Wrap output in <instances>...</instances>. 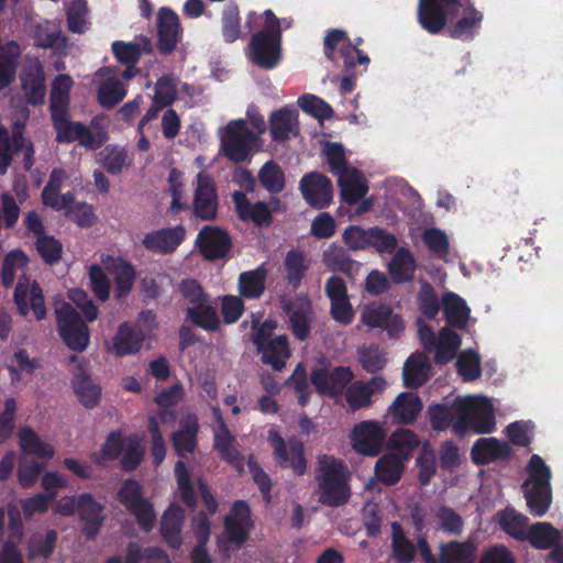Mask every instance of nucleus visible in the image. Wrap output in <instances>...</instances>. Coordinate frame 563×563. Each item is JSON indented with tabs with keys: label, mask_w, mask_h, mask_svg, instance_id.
Returning a JSON list of instances; mask_svg holds the SVG:
<instances>
[{
	"label": "nucleus",
	"mask_w": 563,
	"mask_h": 563,
	"mask_svg": "<svg viewBox=\"0 0 563 563\" xmlns=\"http://www.w3.org/2000/svg\"><path fill=\"white\" fill-rule=\"evenodd\" d=\"M7 367L12 382L19 383L23 374L32 375L40 367V363L36 358L31 357L25 350L19 349L13 353Z\"/></svg>",
	"instance_id": "nucleus-51"
},
{
	"label": "nucleus",
	"mask_w": 563,
	"mask_h": 563,
	"mask_svg": "<svg viewBox=\"0 0 563 563\" xmlns=\"http://www.w3.org/2000/svg\"><path fill=\"white\" fill-rule=\"evenodd\" d=\"M247 118L256 133L247 129L244 119L232 120L219 130L223 154L236 163L247 159L263 147L260 135L266 131L264 118L254 109L247 111Z\"/></svg>",
	"instance_id": "nucleus-4"
},
{
	"label": "nucleus",
	"mask_w": 563,
	"mask_h": 563,
	"mask_svg": "<svg viewBox=\"0 0 563 563\" xmlns=\"http://www.w3.org/2000/svg\"><path fill=\"white\" fill-rule=\"evenodd\" d=\"M157 29L159 49L164 53L173 52L180 35L177 14L167 8L161 9L157 15Z\"/></svg>",
	"instance_id": "nucleus-29"
},
{
	"label": "nucleus",
	"mask_w": 563,
	"mask_h": 563,
	"mask_svg": "<svg viewBox=\"0 0 563 563\" xmlns=\"http://www.w3.org/2000/svg\"><path fill=\"white\" fill-rule=\"evenodd\" d=\"M526 540L540 550H548L561 541V532L550 522H537L528 528Z\"/></svg>",
	"instance_id": "nucleus-41"
},
{
	"label": "nucleus",
	"mask_w": 563,
	"mask_h": 563,
	"mask_svg": "<svg viewBox=\"0 0 563 563\" xmlns=\"http://www.w3.org/2000/svg\"><path fill=\"white\" fill-rule=\"evenodd\" d=\"M96 81L98 84V101L103 108L114 107L126 95L124 85L111 68H103L97 71Z\"/></svg>",
	"instance_id": "nucleus-25"
},
{
	"label": "nucleus",
	"mask_w": 563,
	"mask_h": 563,
	"mask_svg": "<svg viewBox=\"0 0 563 563\" xmlns=\"http://www.w3.org/2000/svg\"><path fill=\"white\" fill-rule=\"evenodd\" d=\"M265 271L261 267L240 274L238 280L240 295L247 299L262 296L265 289Z\"/></svg>",
	"instance_id": "nucleus-48"
},
{
	"label": "nucleus",
	"mask_w": 563,
	"mask_h": 563,
	"mask_svg": "<svg viewBox=\"0 0 563 563\" xmlns=\"http://www.w3.org/2000/svg\"><path fill=\"white\" fill-rule=\"evenodd\" d=\"M474 551L471 543L443 544L440 549V563H474Z\"/></svg>",
	"instance_id": "nucleus-54"
},
{
	"label": "nucleus",
	"mask_w": 563,
	"mask_h": 563,
	"mask_svg": "<svg viewBox=\"0 0 563 563\" xmlns=\"http://www.w3.org/2000/svg\"><path fill=\"white\" fill-rule=\"evenodd\" d=\"M73 84L74 81L71 77L66 74H60L54 78L51 91V111L53 122H55L57 118L62 119L67 115L69 91Z\"/></svg>",
	"instance_id": "nucleus-38"
},
{
	"label": "nucleus",
	"mask_w": 563,
	"mask_h": 563,
	"mask_svg": "<svg viewBox=\"0 0 563 563\" xmlns=\"http://www.w3.org/2000/svg\"><path fill=\"white\" fill-rule=\"evenodd\" d=\"M497 521L500 528L517 540L525 541L528 531V518L515 509L507 508L497 512Z\"/></svg>",
	"instance_id": "nucleus-45"
},
{
	"label": "nucleus",
	"mask_w": 563,
	"mask_h": 563,
	"mask_svg": "<svg viewBox=\"0 0 563 563\" xmlns=\"http://www.w3.org/2000/svg\"><path fill=\"white\" fill-rule=\"evenodd\" d=\"M284 267L286 272V279L292 286L297 287L309 268V261L303 253L292 250L287 253L284 261Z\"/></svg>",
	"instance_id": "nucleus-55"
},
{
	"label": "nucleus",
	"mask_w": 563,
	"mask_h": 563,
	"mask_svg": "<svg viewBox=\"0 0 563 563\" xmlns=\"http://www.w3.org/2000/svg\"><path fill=\"white\" fill-rule=\"evenodd\" d=\"M252 527L249 506L243 501L233 505L230 514L225 517L224 533L219 539V545L223 552L240 548L247 538Z\"/></svg>",
	"instance_id": "nucleus-12"
},
{
	"label": "nucleus",
	"mask_w": 563,
	"mask_h": 563,
	"mask_svg": "<svg viewBox=\"0 0 563 563\" xmlns=\"http://www.w3.org/2000/svg\"><path fill=\"white\" fill-rule=\"evenodd\" d=\"M34 36L37 45L44 48H54L59 52L66 44L57 25L49 21L38 23L35 26Z\"/></svg>",
	"instance_id": "nucleus-53"
},
{
	"label": "nucleus",
	"mask_w": 563,
	"mask_h": 563,
	"mask_svg": "<svg viewBox=\"0 0 563 563\" xmlns=\"http://www.w3.org/2000/svg\"><path fill=\"white\" fill-rule=\"evenodd\" d=\"M342 198L350 205L363 198L368 188L364 176L355 168H344L338 175Z\"/></svg>",
	"instance_id": "nucleus-33"
},
{
	"label": "nucleus",
	"mask_w": 563,
	"mask_h": 563,
	"mask_svg": "<svg viewBox=\"0 0 563 563\" xmlns=\"http://www.w3.org/2000/svg\"><path fill=\"white\" fill-rule=\"evenodd\" d=\"M27 266L26 255L20 251L14 250L7 254L2 267V284L7 287L11 286L15 278L19 280L24 279V272Z\"/></svg>",
	"instance_id": "nucleus-50"
},
{
	"label": "nucleus",
	"mask_w": 563,
	"mask_h": 563,
	"mask_svg": "<svg viewBox=\"0 0 563 563\" xmlns=\"http://www.w3.org/2000/svg\"><path fill=\"white\" fill-rule=\"evenodd\" d=\"M198 419L194 415L183 417L180 428L172 435V442L175 451L180 459L194 454L197 446ZM175 475L177 479L178 493L183 500L188 505L195 504V489L190 483L188 471L183 460L175 465Z\"/></svg>",
	"instance_id": "nucleus-5"
},
{
	"label": "nucleus",
	"mask_w": 563,
	"mask_h": 563,
	"mask_svg": "<svg viewBox=\"0 0 563 563\" xmlns=\"http://www.w3.org/2000/svg\"><path fill=\"white\" fill-rule=\"evenodd\" d=\"M184 511L180 507L172 505L162 518V536L172 548H178L181 543L180 526Z\"/></svg>",
	"instance_id": "nucleus-43"
},
{
	"label": "nucleus",
	"mask_w": 563,
	"mask_h": 563,
	"mask_svg": "<svg viewBox=\"0 0 563 563\" xmlns=\"http://www.w3.org/2000/svg\"><path fill=\"white\" fill-rule=\"evenodd\" d=\"M262 185L272 192H279L285 186L284 173L274 162H267L258 174Z\"/></svg>",
	"instance_id": "nucleus-62"
},
{
	"label": "nucleus",
	"mask_w": 563,
	"mask_h": 563,
	"mask_svg": "<svg viewBox=\"0 0 563 563\" xmlns=\"http://www.w3.org/2000/svg\"><path fill=\"white\" fill-rule=\"evenodd\" d=\"M19 446L25 456L34 455L37 459L51 460L55 454L54 446L42 440L31 428L24 427L18 432Z\"/></svg>",
	"instance_id": "nucleus-37"
},
{
	"label": "nucleus",
	"mask_w": 563,
	"mask_h": 563,
	"mask_svg": "<svg viewBox=\"0 0 563 563\" xmlns=\"http://www.w3.org/2000/svg\"><path fill=\"white\" fill-rule=\"evenodd\" d=\"M77 512L82 523V531L88 537H95L104 519L103 506L95 500L92 495L85 493L79 495Z\"/></svg>",
	"instance_id": "nucleus-30"
},
{
	"label": "nucleus",
	"mask_w": 563,
	"mask_h": 563,
	"mask_svg": "<svg viewBox=\"0 0 563 563\" xmlns=\"http://www.w3.org/2000/svg\"><path fill=\"white\" fill-rule=\"evenodd\" d=\"M73 388L78 401L86 408H95L101 399V388L89 376L75 377Z\"/></svg>",
	"instance_id": "nucleus-46"
},
{
	"label": "nucleus",
	"mask_w": 563,
	"mask_h": 563,
	"mask_svg": "<svg viewBox=\"0 0 563 563\" xmlns=\"http://www.w3.org/2000/svg\"><path fill=\"white\" fill-rule=\"evenodd\" d=\"M21 87L26 100L33 104L43 102L46 95L44 69L38 59L25 60L21 74Z\"/></svg>",
	"instance_id": "nucleus-23"
},
{
	"label": "nucleus",
	"mask_w": 563,
	"mask_h": 563,
	"mask_svg": "<svg viewBox=\"0 0 563 563\" xmlns=\"http://www.w3.org/2000/svg\"><path fill=\"white\" fill-rule=\"evenodd\" d=\"M99 156V162L110 174H120L131 165L125 151L118 146H107Z\"/></svg>",
	"instance_id": "nucleus-58"
},
{
	"label": "nucleus",
	"mask_w": 563,
	"mask_h": 563,
	"mask_svg": "<svg viewBox=\"0 0 563 563\" xmlns=\"http://www.w3.org/2000/svg\"><path fill=\"white\" fill-rule=\"evenodd\" d=\"M185 229L181 225L153 230L143 236V246L154 253H173L183 242Z\"/></svg>",
	"instance_id": "nucleus-24"
},
{
	"label": "nucleus",
	"mask_w": 563,
	"mask_h": 563,
	"mask_svg": "<svg viewBox=\"0 0 563 563\" xmlns=\"http://www.w3.org/2000/svg\"><path fill=\"white\" fill-rule=\"evenodd\" d=\"M275 329V321H264L254 336V343L265 364L274 369H282L290 356V351L286 336L273 335Z\"/></svg>",
	"instance_id": "nucleus-9"
},
{
	"label": "nucleus",
	"mask_w": 563,
	"mask_h": 563,
	"mask_svg": "<svg viewBox=\"0 0 563 563\" xmlns=\"http://www.w3.org/2000/svg\"><path fill=\"white\" fill-rule=\"evenodd\" d=\"M300 189L306 201L314 208H324L332 201V185L323 175H306L300 181Z\"/></svg>",
	"instance_id": "nucleus-26"
},
{
	"label": "nucleus",
	"mask_w": 563,
	"mask_h": 563,
	"mask_svg": "<svg viewBox=\"0 0 563 563\" xmlns=\"http://www.w3.org/2000/svg\"><path fill=\"white\" fill-rule=\"evenodd\" d=\"M284 309L289 316L294 333L299 339L308 334L311 317V305L307 296H298L291 303H284Z\"/></svg>",
	"instance_id": "nucleus-32"
},
{
	"label": "nucleus",
	"mask_w": 563,
	"mask_h": 563,
	"mask_svg": "<svg viewBox=\"0 0 563 563\" xmlns=\"http://www.w3.org/2000/svg\"><path fill=\"white\" fill-rule=\"evenodd\" d=\"M353 374L347 367L331 368L319 365L311 372L310 379L317 391L321 395L335 397L352 380Z\"/></svg>",
	"instance_id": "nucleus-15"
},
{
	"label": "nucleus",
	"mask_w": 563,
	"mask_h": 563,
	"mask_svg": "<svg viewBox=\"0 0 563 563\" xmlns=\"http://www.w3.org/2000/svg\"><path fill=\"white\" fill-rule=\"evenodd\" d=\"M393 530V551L395 558L400 563H409L412 561L415 555V548L410 541H408L400 526L397 522L391 525Z\"/></svg>",
	"instance_id": "nucleus-63"
},
{
	"label": "nucleus",
	"mask_w": 563,
	"mask_h": 563,
	"mask_svg": "<svg viewBox=\"0 0 563 563\" xmlns=\"http://www.w3.org/2000/svg\"><path fill=\"white\" fill-rule=\"evenodd\" d=\"M418 333L424 349L434 351L435 363H449L453 360L457 349L461 346V338L446 327L441 329L437 339L433 330L419 319Z\"/></svg>",
	"instance_id": "nucleus-11"
},
{
	"label": "nucleus",
	"mask_w": 563,
	"mask_h": 563,
	"mask_svg": "<svg viewBox=\"0 0 563 563\" xmlns=\"http://www.w3.org/2000/svg\"><path fill=\"white\" fill-rule=\"evenodd\" d=\"M246 24L251 30L260 29L250 42L249 58L262 68L276 67L282 58V22L266 10L263 14L250 13Z\"/></svg>",
	"instance_id": "nucleus-3"
},
{
	"label": "nucleus",
	"mask_w": 563,
	"mask_h": 563,
	"mask_svg": "<svg viewBox=\"0 0 563 563\" xmlns=\"http://www.w3.org/2000/svg\"><path fill=\"white\" fill-rule=\"evenodd\" d=\"M360 320L365 327L384 330L390 336L399 335L405 329L402 318L389 306L378 302L366 305L361 311Z\"/></svg>",
	"instance_id": "nucleus-14"
},
{
	"label": "nucleus",
	"mask_w": 563,
	"mask_h": 563,
	"mask_svg": "<svg viewBox=\"0 0 563 563\" xmlns=\"http://www.w3.org/2000/svg\"><path fill=\"white\" fill-rule=\"evenodd\" d=\"M387 432L384 424L376 420L356 423L350 433V443L354 451L365 456H376L383 450Z\"/></svg>",
	"instance_id": "nucleus-13"
},
{
	"label": "nucleus",
	"mask_w": 563,
	"mask_h": 563,
	"mask_svg": "<svg viewBox=\"0 0 563 563\" xmlns=\"http://www.w3.org/2000/svg\"><path fill=\"white\" fill-rule=\"evenodd\" d=\"M118 496L120 501L136 517L139 523L144 529H150L153 526L155 514L148 500L143 497L137 482H124Z\"/></svg>",
	"instance_id": "nucleus-16"
},
{
	"label": "nucleus",
	"mask_w": 563,
	"mask_h": 563,
	"mask_svg": "<svg viewBox=\"0 0 563 563\" xmlns=\"http://www.w3.org/2000/svg\"><path fill=\"white\" fill-rule=\"evenodd\" d=\"M56 131V141L63 142H78L81 146L96 150L101 147L108 140L107 133L99 128H95L93 122L91 126H87L80 122H73L68 115L53 122Z\"/></svg>",
	"instance_id": "nucleus-10"
},
{
	"label": "nucleus",
	"mask_w": 563,
	"mask_h": 563,
	"mask_svg": "<svg viewBox=\"0 0 563 563\" xmlns=\"http://www.w3.org/2000/svg\"><path fill=\"white\" fill-rule=\"evenodd\" d=\"M14 301L19 312L23 316H27L32 312L37 320H42L46 316L43 292L40 286L29 278L18 282L14 291Z\"/></svg>",
	"instance_id": "nucleus-19"
},
{
	"label": "nucleus",
	"mask_w": 563,
	"mask_h": 563,
	"mask_svg": "<svg viewBox=\"0 0 563 563\" xmlns=\"http://www.w3.org/2000/svg\"><path fill=\"white\" fill-rule=\"evenodd\" d=\"M323 263L332 271H342L352 274L360 264L352 261L346 251L336 244H331L322 254Z\"/></svg>",
	"instance_id": "nucleus-56"
},
{
	"label": "nucleus",
	"mask_w": 563,
	"mask_h": 563,
	"mask_svg": "<svg viewBox=\"0 0 563 563\" xmlns=\"http://www.w3.org/2000/svg\"><path fill=\"white\" fill-rule=\"evenodd\" d=\"M389 443L393 449L399 452L398 455L407 460L410 452L418 446L419 441L411 430L399 429L391 434Z\"/></svg>",
	"instance_id": "nucleus-64"
},
{
	"label": "nucleus",
	"mask_w": 563,
	"mask_h": 563,
	"mask_svg": "<svg viewBox=\"0 0 563 563\" xmlns=\"http://www.w3.org/2000/svg\"><path fill=\"white\" fill-rule=\"evenodd\" d=\"M187 316L192 323L207 331L217 330L220 325L217 311L208 301L197 306H188Z\"/></svg>",
	"instance_id": "nucleus-52"
},
{
	"label": "nucleus",
	"mask_w": 563,
	"mask_h": 563,
	"mask_svg": "<svg viewBox=\"0 0 563 563\" xmlns=\"http://www.w3.org/2000/svg\"><path fill=\"white\" fill-rule=\"evenodd\" d=\"M528 477L523 483L527 506L536 517H543L551 505V471L539 455H533L527 467Z\"/></svg>",
	"instance_id": "nucleus-7"
},
{
	"label": "nucleus",
	"mask_w": 563,
	"mask_h": 563,
	"mask_svg": "<svg viewBox=\"0 0 563 563\" xmlns=\"http://www.w3.org/2000/svg\"><path fill=\"white\" fill-rule=\"evenodd\" d=\"M203 256L209 260L223 257L230 249L228 234L218 227L206 225L197 236Z\"/></svg>",
	"instance_id": "nucleus-27"
},
{
	"label": "nucleus",
	"mask_w": 563,
	"mask_h": 563,
	"mask_svg": "<svg viewBox=\"0 0 563 563\" xmlns=\"http://www.w3.org/2000/svg\"><path fill=\"white\" fill-rule=\"evenodd\" d=\"M349 476L343 463L332 456H321L317 475L319 501L332 507L344 504L351 493Z\"/></svg>",
	"instance_id": "nucleus-6"
},
{
	"label": "nucleus",
	"mask_w": 563,
	"mask_h": 563,
	"mask_svg": "<svg viewBox=\"0 0 563 563\" xmlns=\"http://www.w3.org/2000/svg\"><path fill=\"white\" fill-rule=\"evenodd\" d=\"M106 271L100 262L91 264L88 271L89 287L101 301L110 298L111 282Z\"/></svg>",
	"instance_id": "nucleus-57"
},
{
	"label": "nucleus",
	"mask_w": 563,
	"mask_h": 563,
	"mask_svg": "<svg viewBox=\"0 0 563 563\" xmlns=\"http://www.w3.org/2000/svg\"><path fill=\"white\" fill-rule=\"evenodd\" d=\"M100 263L114 277V291L118 298L128 296L134 285L135 271L133 266L120 256L108 253L100 254Z\"/></svg>",
	"instance_id": "nucleus-22"
},
{
	"label": "nucleus",
	"mask_w": 563,
	"mask_h": 563,
	"mask_svg": "<svg viewBox=\"0 0 563 563\" xmlns=\"http://www.w3.org/2000/svg\"><path fill=\"white\" fill-rule=\"evenodd\" d=\"M194 213L202 220H212L217 216L218 197L212 179L205 173H199L195 185Z\"/></svg>",
	"instance_id": "nucleus-21"
},
{
	"label": "nucleus",
	"mask_w": 563,
	"mask_h": 563,
	"mask_svg": "<svg viewBox=\"0 0 563 563\" xmlns=\"http://www.w3.org/2000/svg\"><path fill=\"white\" fill-rule=\"evenodd\" d=\"M431 365L428 357L421 353H413L404 365V383L410 388L420 387L429 379Z\"/></svg>",
	"instance_id": "nucleus-39"
},
{
	"label": "nucleus",
	"mask_w": 563,
	"mask_h": 563,
	"mask_svg": "<svg viewBox=\"0 0 563 563\" xmlns=\"http://www.w3.org/2000/svg\"><path fill=\"white\" fill-rule=\"evenodd\" d=\"M509 453L508 444L495 438H481L472 448V459L481 465L505 459Z\"/></svg>",
	"instance_id": "nucleus-34"
},
{
	"label": "nucleus",
	"mask_w": 563,
	"mask_h": 563,
	"mask_svg": "<svg viewBox=\"0 0 563 563\" xmlns=\"http://www.w3.org/2000/svg\"><path fill=\"white\" fill-rule=\"evenodd\" d=\"M298 106L306 113L319 119H330L333 117V109L324 100L314 95H303L298 98Z\"/></svg>",
	"instance_id": "nucleus-59"
},
{
	"label": "nucleus",
	"mask_w": 563,
	"mask_h": 563,
	"mask_svg": "<svg viewBox=\"0 0 563 563\" xmlns=\"http://www.w3.org/2000/svg\"><path fill=\"white\" fill-rule=\"evenodd\" d=\"M143 334L135 325L123 322L118 327L111 339L104 340L103 346L108 354L123 357L137 353L143 345Z\"/></svg>",
	"instance_id": "nucleus-17"
},
{
	"label": "nucleus",
	"mask_w": 563,
	"mask_h": 563,
	"mask_svg": "<svg viewBox=\"0 0 563 563\" xmlns=\"http://www.w3.org/2000/svg\"><path fill=\"white\" fill-rule=\"evenodd\" d=\"M268 441L274 450V455L282 466L290 467L296 474L301 475L306 471L303 446L297 440L287 443L274 430L268 432Z\"/></svg>",
	"instance_id": "nucleus-18"
},
{
	"label": "nucleus",
	"mask_w": 563,
	"mask_h": 563,
	"mask_svg": "<svg viewBox=\"0 0 563 563\" xmlns=\"http://www.w3.org/2000/svg\"><path fill=\"white\" fill-rule=\"evenodd\" d=\"M422 410V402L418 395L413 393L399 394L391 405L388 407L387 412L394 421L398 423H412L420 411Z\"/></svg>",
	"instance_id": "nucleus-31"
},
{
	"label": "nucleus",
	"mask_w": 563,
	"mask_h": 563,
	"mask_svg": "<svg viewBox=\"0 0 563 563\" xmlns=\"http://www.w3.org/2000/svg\"><path fill=\"white\" fill-rule=\"evenodd\" d=\"M235 209L242 220H252L257 224L268 223L271 212L264 202L251 203L246 196L241 191L233 194Z\"/></svg>",
	"instance_id": "nucleus-40"
},
{
	"label": "nucleus",
	"mask_w": 563,
	"mask_h": 563,
	"mask_svg": "<svg viewBox=\"0 0 563 563\" xmlns=\"http://www.w3.org/2000/svg\"><path fill=\"white\" fill-rule=\"evenodd\" d=\"M405 459L397 454H385L375 464V475L378 481L393 485L397 483L404 472Z\"/></svg>",
	"instance_id": "nucleus-44"
},
{
	"label": "nucleus",
	"mask_w": 563,
	"mask_h": 563,
	"mask_svg": "<svg viewBox=\"0 0 563 563\" xmlns=\"http://www.w3.org/2000/svg\"><path fill=\"white\" fill-rule=\"evenodd\" d=\"M448 416L446 409L437 408L431 418L433 428L441 430L452 423L456 432L472 429L476 433H488L495 427L493 404L484 396L467 395L456 398L451 407L452 417L446 422Z\"/></svg>",
	"instance_id": "nucleus-1"
},
{
	"label": "nucleus",
	"mask_w": 563,
	"mask_h": 563,
	"mask_svg": "<svg viewBox=\"0 0 563 563\" xmlns=\"http://www.w3.org/2000/svg\"><path fill=\"white\" fill-rule=\"evenodd\" d=\"M443 311L450 324L464 328L470 317L466 302L453 292H446L442 297Z\"/></svg>",
	"instance_id": "nucleus-47"
},
{
	"label": "nucleus",
	"mask_w": 563,
	"mask_h": 563,
	"mask_svg": "<svg viewBox=\"0 0 563 563\" xmlns=\"http://www.w3.org/2000/svg\"><path fill=\"white\" fill-rule=\"evenodd\" d=\"M271 134L274 141L285 142L298 133V114L291 109H280L271 114Z\"/></svg>",
	"instance_id": "nucleus-35"
},
{
	"label": "nucleus",
	"mask_w": 563,
	"mask_h": 563,
	"mask_svg": "<svg viewBox=\"0 0 563 563\" xmlns=\"http://www.w3.org/2000/svg\"><path fill=\"white\" fill-rule=\"evenodd\" d=\"M70 177L74 181H77L80 179L81 175L78 169H73L70 173H67L63 168H56L52 172L49 180L42 191V201L45 207H49L56 211H64L69 207V203L73 201V195L69 192L60 195L59 190L62 184Z\"/></svg>",
	"instance_id": "nucleus-20"
},
{
	"label": "nucleus",
	"mask_w": 563,
	"mask_h": 563,
	"mask_svg": "<svg viewBox=\"0 0 563 563\" xmlns=\"http://www.w3.org/2000/svg\"><path fill=\"white\" fill-rule=\"evenodd\" d=\"M418 14L423 29L431 33L439 32L449 22L453 37L471 34L482 20L474 8L456 0H420Z\"/></svg>",
	"instance_id": "nucleus-2"
},
{
	"label": "nucleus",
	"mask_w": 563,
	"mask_h": 563,
	"mask_svg": "<svg viewBox=\"0 0 563 563\" xmlns=\"http://www.w3.org/2000/svg\"><path fill=\"white\" fill-rule=\"evenodd\" d=\"M374 230L375 228L363 229L358 225H351L344 230L342 238L351 250H364L371 246Z\"/></svg>",
	"instance_id": "nucleus-61"
},
{
	"label": "nucleus",
	"mask_w": 563,
	"mask_h": 563,
	"mask_svg": "<svg viewBox=\"0 0 563 563\" xmlns=\"http://www.w3.org/2000/svg\"><path fill=\"white\" fill-rule=\"evenodd\" d=\"M459 374L466 380H474L481 376V358L473 350L463 351L456 360Z\"/></svg>",
	"instance_id": "nucleus-60"
},
{
	"label": "nucleus",
	"mask_w": 563,
	"mask_h": 563,
	"mask_svg": "<svg viewBox=\"0 0 563 563\" xmlns=\"http://www.w3.org/2000/svg\"><path fill=\"white\" fill-rule=\"evenodd\" d=\"M57 332L66 346L84 352L90 342V332L79 312L63 299L54 300Z\"/></svg>",
	"instance_id": "nucleus-8"
},
{
	"label": "nucleus",
	"mask_w": 563,
	"mask_h": 563,
	"mask_svg": "<svg viewBox=\"0 0 563 563\" xmlns=\"http://www.w3.org/2000/svg\"><path fill=\"white\" fill-rule=\"evenodd\" d=\"M212 411L218 421V429L214 432V446L223 459L233 464L239 471H242V460L235 450L233 437L224 426L220 409L214 407Z\"/></svg>",
	"instance_id": "nucleus-36"
},
{
	"label": "nucleus",
	"mask_w": 563,
	"mask_h": 563,
	"mask_svg": "<svg viewBox=\"0 0 563 563\" xmlns=\"http://www.w3.org/2000/svg\"><path fill=\"white\" fill-rule=\"evenodd\" d=\"M385 387L386 380L380 376H375L367 383L355 382L346 388V402L353 410L368 407L372 404V397L382 393Z\"/></svg>",
	"instance_id": "nucleus-28"
},
{
	"label": "nucleus",
	"mask_w": 563,
	"mask_h": 563,
	"mask_svg": "<svg viewBox=\"0 0 563 563\" xmlns=\"http://www.w3.org/2000/svg\"><path fill=\"white\" fill-rule=\"evenodd\" d=\"M416 264L411 253L399 249L388 265L389 274L395 283L408 282L413 277Z\"/></svg>",
	"instance_id": "nucleus-49"
},
{
	"label": "nucleus",
	"mask_w": 563,
	"mask_h": 563,
	"mask_svg": "<svg viewBox=\"0 0 563 563\" xmlns=\"http://www.w3.org/2000/svg\"><path fill=\"white\" fill-rule=\"evenodd\" d=\"M20 55L21 51L15 42H9L0 47V90L14 80Z\"/></svg>",
	"instance_id": "nucleus-42"
}]
</instances>
